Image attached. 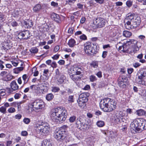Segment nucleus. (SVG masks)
<instances>
[{"mask_svg":"<svg viewBox=\"0 0 146 146\" xmlns=\"http://www.w3.org/2000/svg\"><path fill=\"white\" fill-rule=\"evenodd\" d=\"M67 113L66 110L58 107L52 109L50 113V117L52 121L56 123H60L64 121L67 117Z\"/></svg>","mask_w":146,"mask_h":146,"instance_id":"obj_1","label":"nucleus"},{"mask_svg":"<svg viewBox=\"0 0 146 146\" xmlns=\"http://www.w3.org/2000/svg\"><path fill=\"white\" fill-rule=\"evenodd\" d=\"M130 128L135 132H140L146 129V121H141L139 119L133 121L131 123Z\"/></svg>","mask_w":146,"mask_h":146,"instance_id":"obj_2","label":"nucleus"},{"mask_svg":"<svg viewBox=\"0 0 146 146\" xmlns=\"http://www.w3.org/2000/svg\"><path fill=\"white\" fill-rule=\"evenodd\" d=\"M86 119L83 118L82 117H79L76 120V127L81 130H88L90 127V125L86 124Z\"/></svg>","mask_w":146,"mask_h":146,"instance_id":"obj_3","label":"nucleus"},{"mask_svg":"<svg viewBox=\"0 0 146 146\" xmlns=\"http://www.w3.org/2000/svg\"><path fill=\"white\" fill-rule=\"evenodd\" d=\"M50 127L48 123H43L41 125L37 126L36 130L37 132L40 133L42 135H44L49 133Z\"/></svg>","mask_w":146,"mask_h":146,"instance_id":"obj_4","label":"nucleus"},{"mask_svg":"<svg viewBox=\"0 0 146 146\" xmlns=\"http://www.w3.org/2000/svg\"><path fill=\"white\" fill-rule=\"evenodd\" d=\"M84 49L87 54L91 55L96 54L97 51L95 50L94 46V44L90 42H87L84 44Z\"/></svg>","mask_w":146,"mask_h":146,"instance_id":"obj_5","label":"nucleus"},{"mask_svg":"<svg viewBox=\"0 0 146 146\" xmlns=\"http://www.w3.org/2000/svg\"><path fill=\"white\" fill-rule=\"evenodd\" d=\"M134 19V15L133 14H129L127 15L125 19V22L126 23L125 25L126 29L128 30L131 29V25Z\"/></svg>","mask_w":146,"mask_h":146,"instance_id":"obj_6","label":"nucleus"},{"mask_svg":"<svg viewBox=\"0 0 146 146\" xmlns=\"http://www.w3.org/2000/svg\"><path fill=\"white\" fill-rule=\"evenodd\" d=\"M32 106L36 110L41 109L44 108V105L42 100L37 99L32 104Z\"/></svg>","mask_w":146,"mask_h":146,"instance_id":"obj_7","label":"nucleus"},{"mask_svg":"<svg viewBox=\"0 0 146 146\" xmlns=\"http://www.w3.org/2000/svg\"><path fill=\"white\" fill-rule=\"evenodd\" d=\"M54 138L58 141H61L66 137V135L64 131L61 130H58L54 135Z\"/></svg>","mask_w":146,"mask_h":146,"instance_id":"obj_8","label":"nucleus"},{"mask_svg":"<svg viewBox=\"0 0 146 146\" xmlns=\"http://www.w3.org/2000/svg\"><path fill=\"white\" fill-rule=\"evenodd\" d=\"M127 80V78L126 77L123 76H120L117 80L119 86L122 88H125L126 86L125 83Z\"/></svg>","mask_w":146,"mask_h":146,"instance_id":"obj_9","label":"nucleus"},{"mask_svg":"<svg viewBox=\"0 0 146 146\" xmlns=\"http://www.w3.org/2000/svg\"><path fill=\"white\" fill-rule=\"evenodd\" d=\"M116 104L114 101L111 99V100L109 101L108 103L106 112H110L114 110L116 107Z\"/></svg>","mask_w":146,"mask_h":146,"instance_id":"obj_10","label":"nucleus"},{"mask_svg":"<svg viewBox=\"0 0 146 146\" xmlns=\"http://www.w3.org/2000/svg\"><path fill=\"white\" fill-rule=\"evenodd\" d=\"M111 99L108 98H104L102 100L100 104V108L104 111L106 112L107 110V106L109 101H110Z\"/></svg>","mask_w":146,"mask_h":146,"instance_id":"obj_11","label":"nucleus"},{"mask_svg":"<svg viewBox=\"0 0 146 146\" xmlns=\"http://www.w3.org/2000/svg\"><path fill=\"white\" fill-rule=\"evenodd\" d=\"M11 88H7L6 91L8 94H10L13 92V91H15L19 88V86L17 85L16 82L13 81L11 82L10 84Z\"/></svg>","mask_w":146,"mask_h":146,"instance_id":"obj_12","label":"nucleus"},{"mask_svg":"<svg viewBox=\"0 0 146 146\" xmlns=\"http://www.w3.org/2000/svg\"><path fill=\"white\" fill-rule=\"evenodd\" d=\"M95 24L97 28H102L106 24V21L104 19L98 17L95 20Z\"/></svg>","mask_w":146,"mask_h":146,"instance_id":"obj_13","label":"nucleus"},{"mask_svg":"<svg viewBox=\"0 0 146 146\" xmlns=\"http://www.w3.org/2000/svg\"><path fill=\"white\" fill-rule=\"evenodd\" d=\"M19 35L21 36L22 39L26 40L29 38L30 37V32L28 30L22 31L19 33Z\"/></svg>","mask_w":146,"mask_h":146,"instance_id":"obj_14","label":"nucleus"},{"mask_svg":"<svg viewBox=\"0 0 146 146\" xmlns=\"http://www.w3.org/2000/svg\"><path fill=\"white\" fill-rule=\"evenodd\" d=\"M12 15L15 17L22 16L24 15L23 11L21 9H16L13 12Z\"/></svg>","mask_w":146,"mask_h":146,"instance_id":"obj_15","label":"nucleus"},{"mask_svg":"<svg viewBox=\"0 0 146 146\" xmlns=\"http://www.w3.org/2000/svg\"><path fill=\"white\" fill-rule=\"evenodd\" d=\"M141 22L140 17H137L135 18H134L131 25V29H133L138 27L140 25Z\"/></svg>","mask_w":146,"mask_h":146,"instance_id":"obj_16","label":"nucleus"},{"mask_svg":"<svg viewBox=\"0 0 146 146\" xmlns=\"http://www.w3.org/2000/svg\"><path fill=\"white\" fill-rule=\"evenodd\" d=\"M89 94L88 93H83L81 94L79 96V98L82 99L83 101L86 103L88 100V97Z\"/></svg>","mask_w":146,"mask_h":146,"instance_id":"obj_17","label":"nucleus"},{"mask_svg":"<svg viewBox=\"0 0 146 146\" xmlns=\"http://www.w3.org/2000/svg\"><path fill=\"white\" fill-rule=\"evenodd\" d=\"M124 115L121 111H120L118 115H117L118 117L115 119V121L117 123H121L122 122H123V117Z\"/></svg>","mask_w":146,"mask_h":146,"instance_id":"obj_18","label":"nucleus"},{"mask_svg":"<svg viewBox=\"0 0 146 146\" xmlns=\"http://www.w3.org/2000/svg\"><path fill=\"white\" fill-rule=\"evenodd\" d=\"M137 75L139 76L140 78L141 76L144 78L146 76V69L143 68H141L137 72Z\"/></svg>","mask_w":146,"mask_h":146,"instance_id":"obj_19","label":"nucleus"},{"mask_svg":"<svg viewBox=\"0 0 146 146\" xmlns=\"http://www.w3.org/2000/svg\"><path fill=\"white\" fill-rule=\"evenodd\" d=\"M51 18L57 23H60V20L58 15L55 13H53L51 14Z\"/></svg>","mask_w":146,"mask_h":146,"instance_id":"obj_20","label":"nucleus"},{"mask_svg":"<svg viewBox=\"0 0 146 146\" xmlns=\"http://www.w3.org/2000/svg\"><path fill=\"white\" fill-rule=\"evenodd\" d=\"M58 82L60 84H62L64 82V80L66 79V77L64 75H61L58 78L56 79Z\"/></svg>","mask_w":146,"mask_h":146,"instance_id":"obj_21","label":"nucleus"},{"mask_svg":"<svg viewBox=\"0 0 146 146\" xmlns=\"http://www.w3.org/2000/svg\"><path fill=\"white\" fill-rule=\"evenodd\" d=\"M41 8L42 6L41 5L39 4H37L33 8V10L34 12L37 13L39 11Z\"/></svg>","mask_w":146,"mask_h":146,"instance_id":"obj_22","label":"nucleus"},{"mask_svg":"<svg viewBox=\"0 0 146 146\" xmlns=\"http://www.w3.org/2000/svg\"><path fill=\"white\" fill-rule=\"evenodd\" d=\"M76 74H70L71 78L74 81H77L81 78V77H80V76H78Z\"/></svg>","mask_w":146,"mask_h":146,"instance_id":"obj_23","label":"nucleus"},{"mask_svg":"<svg viewBox=\"0 0 146 146\" xmlns=\"http://www.w3.org/2000/svg\"><path fill=\"white\" fill-rule=\"evenodd\" d=\"M136 80L137 83L139 84L143 85L145 84L144 82L143 81L142 79L143 78L141 76L140 78L139 77V76L136 75Z\"/></svg>","mask_w":146,"mask_h":146,"instance_id":"obj_24","label":"nucleus"},{"mask_svg":"<svg viewBox=\"0 0 146 146\" xmlns=\"http://www.w3.org/2000/svg\"><path fill=\"white\" fill-rule=\"evenodd\" d=\"M42 146H51V144L49 141L47 139L43 140L42 144Z\"/></svg>","mask_w":146,"mask_h":146,"instance_id":"obj_25","label":"nucleus"},{"mask_svg":"<svg viewBox=\"0 0 146 146\" xmlns=\"http://www.w3.org/2000/svg\"><path fill=\"white\" fill-rule=\"evenodd\" d=\"M123 35L126 37H129L132 35V33L128 31H123Z\"/></svg>","mask_w":146,"mask_h":146,"instance_id":"obj_26","label":"nucleus"},{"mask_svg":"<svg viewBox=\"0 0 146 146\" xmlns=\"http://www.w3.org/2000/svg\"><path fill=\"white\" fill-rule=\"evenodd\" d=\"M82 100V99H80L78 98L77 100L78 105L80 107L86 105V103Z\"/></svg>","mask_w":146,"mask_h":146,"instance_id":"obj_27","label":"nucleus"},{"mask_svg":"<svg viewBox=\"0 0 146 146\" xmlns=\"http://www.w3.org/2000/svg\"><path fill=\"white\" fill-rule=\"evenodd\" d=\"M139 50V48H136L135 50H134V48H133V47H130L128 48L127 50V52L129 53L130 54H132V53H135Z\"/></svg>","mask_w":146,"mask_h":146,"instance_id":"obj_28","label":"nucleus"},{"mask_svg":"<svg viewBox=\"0 0 146 146\" xmlns=\"http://www.w3.org/2000/svg\"><path fill=\"white\" fill-rule=\"evenodd\" d=\"M98 62L97 61H93L90 64V66L94 68H97L98 67Z\"/></svg>","mask_w":146,"mask_h":146,"instance_id":"obj_29","label":"nucleus"},{"mask_svg":"<svg viewBox=\"0 0 146 146\" xmlns=\"http://www.w3.org/2000/svg\"><path fill=\"white\" fill-rule=\"evenodd\" d=\"M75 41L73 39H71L69 40L68 45L70 47H73L75 45Z\"/></svg>","mask_w":146,"mask_h":146,"instance_id":"obj_30","label":"nucleus"},{"mask_svg":"<svg viewBox=\"0 0 146 146\" xmlns=\"http://www.w3.org/2000/svg\"><path fill=\"white\" fill-rule=\"evenodd\" d=\"M23 69V67H19L15 68L14 69V73L15 74H18L21 71H22Z\"/></svg>","mask_w":146,"mask_h":146,"instance_id":"obj_31","label":"nucleus"},{"mask_svg":"<svg viewBox=\"0 0 146 146\" xmlns=\"http://www.w3.org/2000/svg\"><path fill=\"white\" fill-rule=\"evenodd\" d=\"M76 67L75 66H73L71 67V68H70V70L69 71V73L70 74V75L73 74H75L76 73Z\"/></svg>","mask_w":146,"mask_h":146,"instance_id":"obj_32","label":"nucleus"},{"mask_svg":"<svg viewBox=\"0 0 146 146\" xmlns=\"http://www.w3.org/2000/svg\"><path fill=\"white\" fill-rule=\"evenodd\" d=\"M54 98V96L52 93L48 94L46 96V99L48 101L52 100Z\"/></svg>","mask_w":146,"mask_h":146,"instance_id":"obj_33","label":"nucleus"},{"mask_svg":"<svg viewBox=\"0 0 146 146\" xmlns=\"http://www.w3.org/2000/svg\"><path fill=\"white\" fill-rule=\"evenodd\" d=\"M137 114L139 116L143 115L145 114V111L142 109L137 110L136 111Z\"/></svg>","mask_w":146,"mask_h":146,"instance_id":"obj_34","label":"nucleus"},{"mask_svg":"<svg viewBox=\"0 0 146 146\" xmlns=\"http://www.w3.org/2000/svg\"><path fill=\"white\" fill-rule=\"evenodd\" d=\"M97 125L99 127H102L104 126L105 125V123L102 121H98L96 123Z\"/></svg>","mask_w":146,"mask_h":146,"instance_id":"obj_35","label":"nucleus"},{"mask_svg":"<svg viewBox=\"0 0 146 146\" xmlns=\"http://www.w3.org/2000/svg\"><path fill=\"white\" fill-rule=\"evenodd\" d=\"M30 51L31 53L35 54L38 52V49L36 47H33L30 50Z\"/></svg>","mask_w":146,"mask_h":146,"instance_id":"obj_36","label":"nucleus"},{"mask_svg":"<svg viewBox=\"0 0 146 146\" xmlns=\"http://www.w3.org/2000/svg\"><path fill=\"white\" fill-rule=\"evenodd\" d=\"M13 76L10 74H8L6 76V78L4 80L6 81H10L13 78Z\"/></svg>","mask_w":146,"mask_h":146,"instance_id":"obj_37","label":"nucleus"},{"mask_svg":"<svg viewBox=\"0 0 146 146\" xmlns=\"http://www.w3.org/2000/svg\"><path fill=\"white\" fill-rule=\"evenodd\" d=\"M56 75H55V78L56 79L58 78V77L60 76L61 73L59 72V70L58 69H57L55 71Z\"/></svg>","mask_w":146,"mask_h":146,"instance_id":"obj_38","label":"nucleus"},{"mask_svg":"<svg viewBox=\"0 0 146 146\" xmlns=\"http://www.w3.org/2000/svg\"><path fill=\"white\" fill-rule=\"evenodd\" d=\"M133 0H128L126 2V5L128 7H130L132 5Z\"/></svg>","mask_w":146,"mask_h":146,"instance_id":"obj_39","label":"nucleus"},{"mask_svg":"<svg viewBox=\"0 0 146 146\" xmlns=\"http://www.w3.org/2000/svg\"><path fill=\"white\" fill-rule=\"evenodd\" d=\"M5 15L0 12V22H3L5 20Z\"/></svg>","mask_w":146,"mask_h":146,"instance_id":"obj_40","label":"nucleus"},{"mask_svg":"<svg viewBox=\"0 0 146 146\" xmlns=\"http://www.w3.org/2000/svg\"><path fill=\"white\" fill-rule=\"evenodd\" d=\"M60 90V88L59 87H52V91L54 92H56Z\"/></svg>","mask_w":146,"mask_h":146,"instance_id":"obj_41","label":"nucleus"},{"mask_svg":"<svg viewBox=\"0 0 146 146\" xmlns=\"http://www.w3.org/2000/svg\"><path fill=\"white\" fill-rule=\"evenodd\" d=\"M6 107L2 106L0 108V111L3 113H6Z\"/></svg>","mask_w":146,"mask_h":146,"instance_id":"obj_42","label":"nucleus"},{"mask_svg":"<svg viewBox=\"0 0 146 146\" xmlns=\"http://www.w3.org/2000/svg\"><path fill=\"white\" fill-rule=\"evenodd\" d=\"M76 1V0H67L66 1V4H68L71 5L72 4L74 3Z\"/></svg>","mask_w":146,"mask_h":146,"instance_id":"obj_43","label":"nucleus"},{"mask_svg":"<svg viewBox=\"0 0 146 146\" xmlns=\"http://www.w3.org/2000/svg\"><path fill=\"white\" fill-rule=\"evenodd\" d=\"M90 81L93 82L96 80V76L94 75H91L90 77Z\"/></svg>","mask_w":146,"mask_h":146,"instance_id":"obj_44","label":"nucleus"},{"mask_svg":"<svg viewBox=\"0 0 146 146\" xmlns=\"http://www.w3.org/2000/svg\"><path fill=\"white\" fill-rule=\"evenodd\" d=\"M76 117L75 116L71 117L69 118V121L70 122H74L76 120Z\"/></svg>","mask_w":146,"mask_h":146,"instance_id":"obj_45","label":"nucleus"},{"mask_svg":"<svg viewBox=\"0 0 146 146\" xmlns=\"http://www.w3.org/2000/svg\"><path fill=\"white\" fill-rule=\"evenodd\" d=\"M6 90L5 89H2L0 90V94L2 96H4L5 95Z\"/></svg>","mask_w":146,"mask_h":146,"instance_id":"obj_46","label":"nucleus"},{"mask_svg":"<svg viewBox=\"0 0 146 146\" xmlns=\"http://www.w3.org/2000/svg\"><path fill=\"white\" fill-rule=\"evenodd\" d=\"M11 25L13 27H15L18 25V24L17 22L13 21L11 23Z\"/></svg>","mask_w":146,"mask_h":146,"instance_id":"obj_47","label":"nucleus"},{"mask_svg":"<svg viewBox=\"0 0 146 146\" xmlns=\"http://www.w3.org/2000/svg\"><path fill=\"white\" fill-rule=\"evenodd\" d=\"M51 5L52 6L54 7H57L58 6V4L57 3H56L54 1H52L51 3Z\"/></svg>","mask_w":146,"mask_h":146,"instance_id":"obj_48","label":"nucleus"},{"mask_svg":"<svg viewBox=\"0 0 146 146\" xmlns=\"http://www.w3.org/2000/svg\"><path fill=\"white\" fill-rule=\"evenodd\" d=\"M68 101L70 102H74L73 96H69L68 98Z\"/></svg>","mask_w":146,"mask_h":146,"instance_id":"obj_49","label":"nucleus"},{"mask_svg":"<svg viewBox=\"0 0 146 146\" xmlns=\"http://www.w3.org/2000/svg\"><path fill=\"white\" fill-rule=\"evenodd\" d=\"M80 38L81 39L83 40H86L87 39V38L86 36L84 34L81 35Z\"/></svg>","mask_w":146,"mask_h":146,"instance_id":"obj_50","label":"nucleus"},{"mask_svg":"<svg viewBox=\"0 0 146 146\" xmlns=\"http://www.w3.org/2000/svg\"><path fill=\"white\" fill-rule=\"evenodd\" d=\"M51 66L53 68H56L57 67V65L55 61H53L51 65Z\"/></svg>","mask_w":146,"mask_h":146,"instance_id":"obj_51","label":"nucleus"},{"mask_svg":"<svg viewBox=\"0 0 146 146\" xmlns=\"http://www.w3.org/2000/svg\"><path fill=\"white\" fill-rule=\"evenodd\" d=\"M30 120L28 118H25L23 119L24 122L26 124H28L30 122Z\"/></svg>","mask_w":146,"mask_h":146,"instance_id":"obj_52","label":"nucleus"},{"mask_svg":"<svg viewBox=\"0 0 146 146\" xmlns=\"http://www.w3.org/2000/svg\"><path fill=\"white\" fill-rule=\"evenodd\" d=\"M8 43H5L4 44L3 46V49L5 50H8V49L9 48V47L7 46Z\"/></svg>","mask_w":146,"mask_h":146,"instance_id":"obj_53","label":"nucleus"},{"mask_svg":"<svg viewBox=\"0 0 146 146\" xmlns=\"http://www.w3.org/2000/svg\"><path fill=\"white\" fill-rule=\"evenodd\" d=\"M15 109L14 108H11L9 109L8 111L9 113H13L15 112Z\"/></svg>","mask_w":146,"mask_h":146,"instance_id":"obj_54","label":"nucleus"},{"mask_svg":"<svg viewBox=\"0 0 146 146\" xmlns=\"http://www.w3.org/2000/svg\"><path fill=\"white\" fill-rule=\"evenodd\" d=\"M28 26H29V28H30L33 26V23L31 20H28Z\"/></svg>","mask_w":146,"mask_h":146,"instance_id":"obj_55","label":"nucleus"},{"mask_svg":"<svg viewBox=\"0 0 146 146\" xmlns=\"http://www.w3.org/2000/svg\"><path fill=\"white\" fill-rule=\"evenodd\" d=\"M122 46V49L121 50L122 51L125 52L126 50H127V49H126L127 46L126 44H123Z\"/></svg>","mask_w":146,"mask_h":146,"instance_id":"obj_56","label":"nucleus"},{"mask_svg":"<svg viewBox=\"0 0 146 146\" xmlns=\"http://www.w3.org/2000/svg\"><path fill=\"white\" fill-rule=\"evenodd\" d=\"M49 73V70L48 69H44L43 72V75L46 76Z\"/></svg>","mask_w":146,"mask_h":146,"instance_id":"obj_57","label":"nucleus"},{"mask_svg":"<svg viewBox=\"0 0 146 146\" xmlns=\"http://www.w3.org/2000/svg\"><path fill=\"white\" fill-rule=\"evenodd\" d=\"M21 135L23 136H26L28 135V133L26 131H23L21 133Z\"/></svg>","mask_w":146,"mask_h":146,"instance_id":"obj_58","label":"nucleus"},{"mask_svg":"<svg viewBox=\"0 0 146 146\" xmlns=\"http://www.w3.org/2000/svg\"><path fill=\"white\" fill-rule=\"evenodd\" d=\"M58 63L60 65H63L64 64L65 61L64 60H61L58 62Z\"/></svg>","mask_w":146,"mask_h":146,"instance_id":"obj_59","label":"nucleus"},{"mask_svg":"<svg viewBox=\"0 0 146 146\" xmlns=\"http://www.w3.org/2000/svg\"><path fill=\"white\" fill-rule=\"evenodd\" d=\"M59 49V46L58 45H57L54 47V51L55 52H56Z\"/></svg>","mask_w":146,"mask_h":146,"instance_id":"obj_60","label":"nucleus"},{"mask_svg":"<svg viewBox=\"0 0 146 146\" xmlns=\"http://www.w3.org/2000/svg\"><path fill=\"white\" fill-rule=\"evenodd\" d=\"M74 29L73 28H70L68 31V33L72 34L73 33Z\"/></svg>","mask_w":146,"mask_h":146,"instance_id":"obj_61","label":"nucleus"},{"mask_svg":"<svg viewBox=\"0 0 146 146\" xmlns=\"http://www.w3.org/2000/svg\"><path fill=\"white\" fill-rule=\"evenodd\" d=\"M59 55L56 54L54 55L53 57H52V58L54 60H57L59 57Z\"/></svg>","mask_w":146,"mask_h":146,"instance_id":"obj_62","label":"nucleus"},{"mask_svg":"<svg viewBox=\"0 0 146 146\" xmlns=\"http://www.w3.org/2000/svg\"><path fill=\"white\" fill-rule=\"evenodd\" d=\"M133 65L135 68H137L139 67L140 65V64L139 63L136 62L133 64Z\"/></svg>","mask_w":146,"mask_h":146,"instance_id":"obj_63","label":"nucleus"},{"mask_svg":"<svg viewBox=\"0 0 146 146\" xmlns=\"http://www.w3.org/2000/svg\"><path fill=\"white\" fill-rule=\"evenodd\" d=\"M7 73V72L5 71H2L0 73V75L1 76L3 77Z\"/></svg>","mask_w":146,"mask_h":146,"instance_id":"obj_64","label":"nucleus"}]
</instances>
